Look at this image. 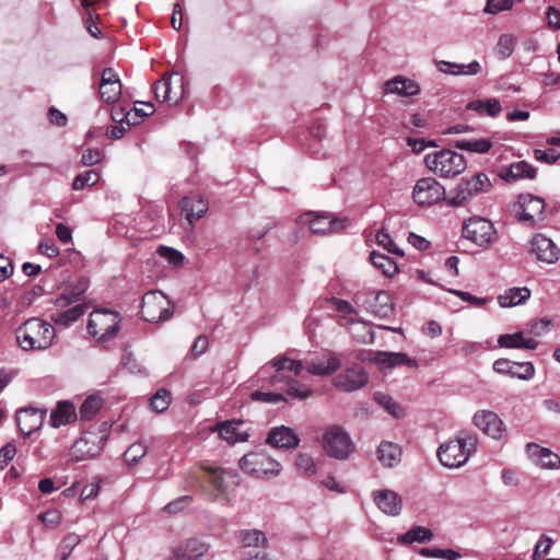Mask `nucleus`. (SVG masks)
Returning <instances> with one entry per match:
<instances>
[{
	"label": "nucleus",
	"instance_id": "1",
	"mask_svg": "<svg viewBox=\"0 0 560 560\" xmlns=\"http://www.w3.org/2000/svg\"><path fill=\"white\" fill-rule=\"evenodd\" d=\"M55 339L54 326L39 317L28 318L15 329L16 343L26 352L45 351L54 345Z\"/></svg>",
	"mask_w": 560,
	"mask_h": 560
},
{
	"label": "nucleus",
	"instance_id": "2",
	"mask_svg": "<svg viewBox=\"0 0 560 560\" xmlns=\"http://www.w3.org/2000/svg\"><path fill=\"white\" fill-rule=\"evenodd\" d=\"M88 284L85 281H80L73 289L66 290L55 300V306L58 308L50 316L56 325L70 326L77 322L86 311L84 304H71L79 302L81 295L85 292Z\"/></svg>",
	"mask_w": 560,
	"mask_h": 560
},
{
	"label": "nucleus",
	"instance_id": "3",
	"mask_svg": "<svg viewBox=\"0 0 560 560\" xmlns=\"http://www.w3.org/2000/svg\"><path fill=\"white\" fill-rule=\"evenodd\" d=\"M477 438L462 433L456 439L448 440L440 445L438 457L440 463L447 468H458L467 463L476 452Z\"/></svg>",
	"mask_w": 560,
	"mask_h": 560
},
{
	"label": "nucleus",
	"instance_id": "4",
	"mask_svg": "<svg viewBox=\"0 0 560 560\" xmlns=\"http://www.w3.org/2000/svg\"><path fill=\"white\" fill-rule=\"evenodd\" d=\"M120 325L121 316L118 312L97 308L90 314L88 331L97 342H107L117 337Z\"/></svg>",
	"mask_w": 560,
	"mask_h": 560
},
{
	"label": "nucleus",
	"instance_id": "5",
	"mask_svg": "<svg viewBox=\"0 0 560 560\" xmlns=\"http://www.w3.org/2000/svg\"><path fill=\"white\" fill-rule=\"evenodd\" d=\"M491 187V180L483 172L463 177L451 191L447 203L452 207H464L475 197L490 191Z\"/></svg>",
	"mask_w": 560,
	"mask_h": 560
},
{
	"label": "nucleus",
	"instance_id": "6",
	"mask_svg": "<svg viewBox=\"0 0 560 560\" xmlns=\"http://www.w3.org/2000/svg\"><path fill=\"white\" fill-rule=\"evenodd\" d=\"M424 163L432 173L442 178H454L467 167L464 155L446 149L427 154Z\"/></svg>",
	"mask_w": 560,
	"mask_h": 560
},
{
	"label": "nucleus",
	"instance_id": "7",
	"mask_svg": "<svg viewBox=\"0 0 560 560\" xmlns=\"http://www.w3.org/2000/svg\"><path fill=\"white\" fill-rule=\"evenodd\" d=\"M325 452L337 459H346L354 451L349 434L339 425H329L323 435Z\"/></svg>",
	"mask_w": 560,
	"mask_h": 560
},
{
	"label": "nucleus",
	"instance_id": "8",
	"mask_svg": "<svg viewBox=\"0 0 560 560\" xmlns=\"http://www.w3.org/2000/svg\"><path fill=\"white\" fill-rule=\"evenodd\" d=\"M241 469L252 476L275 477L281 471V465L261 452H253L244 455L240 459Z\"/></svg>",
	"mask_w": 560,
	"mask_h": 560
},
{
	"label": "nucleus",
	"instance_id": "9",
	"mask_svg": "<svg viewBox=\"0 0 560 560\" xmlns=\"http://www.w3.org/2000/svg\"><path fill=\"white\" fill-rule=\"evenodd\" d=\"M445 187L434 177L418 179L412 189V199L419 207H431L445 199Z\"/></svg>",
	"mask_w": 560,
	"mask_h": 560
},
{
	"label": "nucleus",
	"instance_id": "10",
	"mask_svg": "<svg viewBox=\"0 0 560 560\" xmlns=\"http://www.w3.org/2000/svg\"><path fill=\"white\" fill-rule=\"evenodd\" d=\"M170 303L161 291L147 292L142 298L141 315L144 320L159 323L172 317Z\"/></svg>",
	"mask_w": 560,
	"mask_h": 560
},
{
	"label": "nucleus",
	"instance_id": "11",
	"mask_svg": "<svg viewBox=\"0 0 560 560\" xmlns=\"http://www.w3.org/2000/svg\"><path fill=\"white\" fill-rule=\"evenodd\" d=\"M184 93V78L178 72L164 75L154 84L156 100L165 102L170 106L177 105Z\"/></svg>",
	"mask_w": 560,
	"mask_h": 560
},
{
	"label": "nucleus",
	"instance_id": "12",
	"mask_svg": "<svg viewBox=\"0 0 560 560\" xmlns=\"http://www.w3.org/2000/svg\"><path fill=\"white\" fill-rule=\"evenodd\" d=\"M302 225H306L314 234H330L345 229V220L335 218L327 213L306 212L299 219Z\"/></svg>",
	"mask_w": 560,
	"mask_h": 560
},
{
	"label": "nucleus",
	"instance_id": "13",
	"mask_svg": "<svg viewBox=\"0 0 560 560\" xmlns=\"http://www.w3.org/2000/svg\"><path fill=\"white\" fill-rule=\"evenodd\" d=\"M463 234L476 245L487 246L493 242L495 230L489 220L474 217L465 222Z\"/></svg>",
	"mask_w": 560,
	"mask_h": 560
},
{
	"label": "nucleus",
	"instance_id": "14",
	"mask_svg": "<svg viewBox=\"0 0 560 560\" xmlns=\"http://www.w3.org/2000/svg\"><path fill=\"white\" fill-rule=\"evenodd\" d=\"M521 210L517 212L518 220L529 226H535L544 220L545 201L533 195H521L518 199Z\"/></svg>",
	"mask_w": 560,
	"mask_h": 560
},
{
	"label": "nucleus",
	"instance_id": "15",
	"mask_svg": "<svg viewBox=\"0 0 560 560\" xmlns=\"http://www.w3.org/2000/svg\"><path fill=\"white\" fill-rule=\"evenodd\" d=\"M341 365L339 357L332 351H325L319 355L304 361V369L314 376H330Z\"/></svg>",
	"mask_w": 560,
	"mask_h": 560
},
{
	"label": "nucleus",
	"instance_id": "16",
	"mask_svg": "<svg viewBox=\"0 0 560 560\" xmlns=\"http://www.w3.org/2000/svg\"><path fill=\"white\" fill-rule=\"evenodd\" d=\"M368 383V375L365 371L359 366L353 365L345 369L337 374L332 381L334 386L341 392H354L362 388Z\"/></svg>",
	"mask_w": 560,
	"mask_h": 560
},
{
	"label": "nucleus",
	"instance_id": "17",
	"mask_svg": "<svg viewBox=\"0 0 560 560\" xmlns=\"http://www.w3.org/2000/svg\"><path fill=\"white\" fill-rule=\"evenodd\" d=\"M121 81L112 68H105L98 84L100 97L107 104H115L121 96Z\"/></svg>",
	"mask_w": 560,
	"mask_h": 560
},
{
	"label": "nucleus",
	"instance_id": "18",
	"mask_svg": "<svg viewBox=\"0 0 560 560\" xmlns=\"http://www.w3.org/2000/svg\"><path fill=\"white\" fill-rule=\"evenodd\" d=\"M102 451L101 441L95 434H86L78 439L70 450V457L73 462L92 459Z\"/></svg>",
	"mask_w": 560,
	"mask_h": 560
},
{
	"label": "nucleus",
	"instance_id": "19",
	"mask_svg": "<svg viewBox=\"0 0 560 560\" xmlns=\"http://www.w3.org/2000/svg\"><path fill=\"white\" fill-rule=\"evenodd\" d=\"M474 424L492 439H501L505 432L503 421L490 410H479L474 415Z\"/></svg>",
	"mask_w": 560,
	"mask_h": 560
},
{
	"label": "nucleus",
	"instance_id": "20",
	"mask_svg": "<svg viewBox=\"0 0 560 560\" xmlns=\"http://www.w3.org/2000/svg\"><path fill=\"white\" fill-rule=\"evenodd\" d=\"M530 252L536 259L546 264H555L559 260L560 249L551 238L544 234H536L530 241Z\"/></svg>",
	"mask_w": 560,
	"mask_h": 560
},
{
	"label": "nucleus",
	"instance_id": "21",
	"mask_svg": "<svg viewBox=\"0 0 560 560\" xmlns=\"http://www.w3.org/2000/svg\"><path fill=\"white\" fill-rule=\"evenodd\" d=\"M369 360L377 364L381 370H389L398 365L417 368V362L404 352L375 351L370 354Z\"/></svg>",
	"mask_w": 560,
	"mask_h": 560
},
{
	"label": "nucleus",
	"instance_id": "22",
	"mask_svg": "<svg viewBox=\"0 0 560 560\" xmlns=\"http://www.w3.org/2000/svg\"><path fill=\"white\" fill-rule=\"evenodd\" d=\"M45 412L35 408H23L16 412V422L21 433L25 436L40 429Z\"/></svg>",
	"mask_w": 560,
	"mask_h": 560
},
{
	"label": "nucleus",
	"instance_id": "23",
	"mask_svg": "<svg viewBox=\"0 0 560 560\" xmlns=\"http://www.w3.org/2000/svg\"><path fill=\"white\" fill-rule=\"evenodd\" d=\"M420 90V85L415 80L404 75H396L384 83L385 94H396L400 97L418 95Z\"/></svg>",
	"mask_w": 560,
	"mask_h": 560
},
{
	"label": "nucleus",
	"instance_id": "24",
	"mask_svg": "<svg viewBox=\"0 0 560 560\" xmlns=\"http://www.w3.org/2000/svg\"><path fill=\"white\" fill-rule=\"evenodd\" d=\"M257 382L261 383V386H270L281 389L291 377L285 375V371L273 366V362L269 361L262 365L257 372Z\"/></svg>",
	"mask_w": 560,
	"mask_h": 560
},
{
	"label": "nucleus",
	"instance_id": "25",
	"mask_svg": "<svg viewBox=\"0 0 560 560\" xmlns=\"http://www.w3.org/2000/svg\"><path fill=\"white\" fill-rule=\"evenodd\" d=\"M526 452L533 462L545 469H559L560 456L548 448L540 447L538 444L528 443Z\"/></svg>",
	"mask_w": 560,
	"mask_h": 560
},
{
	"label": "nucleus",
	"instance_id": "26",
	"mask_svg": "<svg viewBox=\"0 0 560 560\" xmlns=\"http://www.w3.org/2000/svg\"><path fill=\"white\" fill-rule=\"evenodd\" d=\"M373 499L377 508L387 515L396 516L401 511V499L392 490L384 489L374 491Z\"/></svg>",
	"mask_w": 560,
	"mask_h": 560
},
{
	"label": "nucleus",
	"instance_id": "27",
	"mask_svg": "<svg viewBox=\"0 0 560 560\" xmlns=\"http://www.w3.org/2000/svg\"><path fill=\"white\" fill-rule=\"evenodd\" d=\"M179 207L190 226L194 225L195 220L202 218L208 211V203L199 195L184 197L179 201Z\"/></svg>",
	"mask_w": 560,
	"mask_h": 560
},
{
	"label": "nucleus",
	"instance_id": "28",
	"mask_svg": "<svg viewBox=\"0 0 560 560\" xmlns=\"http://www.w3.org/2000/svg\"><path fill=\"white\" fill-rule=\"evenodd\" d=\"M267 443L277 448H294L299 445L300 439L289 427H276L268 434Z\"/></svg>",
	"mask_w": 560,
	"mask_h": 560
},
{
	"label": "nucleus",
	"instance_id": "29",
	"mask_svg": "<svg viewBox=\"0 0 560 560\" xmlns=\"http://www.w3.org/2000/svg\"><path fill=\"white\" fill-rule=\"evenodd\" d=\"M75 419L77 412L74 405L69 400H62L52 409L49 423L54 428H59L75 421Z\"/></svg>",
	"mask_w": 560,
	"mask_h": 560
},
{
	"label": "nucleus",
	"instance_id": "30",
	"mask_svg": "<svg viewBox=\"0 0 560 560\" xmlns=\"http://www.w3.org/2000/svg\"><path fill=\"white\" fill-rule=\"evenodd\" d=\"M536 168L526 161L512 163L508 168L500 172V177L505 182H515L521 178H535Z\"/></svg>",
	"mask_w": 560,
	"mask_h": 560
},
{
	"label": "nucleus",
	"instance_id": "31",
	"mask_svg": "<svg viewBox=\"0 0 560 560\" xmlns=\"http://www.w3.org/2000/svg\"><path fill=\"white\" fill-rule=\"evenodd\" d=\"M501 348L529 349L535 350L538 342L533 338H526L523 332L505 334L498 338Z\"/></svg>",
	"mask_w": 560,
	"mask_h": 560
},
{
	"label": "nucleus",
	"instance_id": "32",
	"mask_svg": "<svg viewBox=\"0 0 560 560\" xmlns=\"http://www.w3.org/2000/svg\"><path fill=\"white\" fill-rule=\"evenodd\" d=\"M438 68L441 72L453 75H474L481 71V66L477 60L467 65L450 61H440Z\"/></svg>",
	"mask_w": 560,
	"mask_h": 560
},
{
	"label": "nucleus",
	"instance_id": "33",
	"mask_svg": "<svg viewBox=\"0 0 560 560\" xmlns=\"http://www.w3.org/2000/svg\"><path fill=\"white\" fill-rule=\"evenodd\" d=\"M377 459L385 467H394L400 463L401 450L395 443L383 441L377 448Z\"/></svg>",
	"mask_w": 560,
	"mask_h": 560
},
{
	"label": "nucleus",
	"instance_id": "34",
	"mask_svg": "<svg viewBox=\"0 0 560 560\" xmlns=\"http://www.w3.org/2000/svg\"><path fill=\"white\" fill-rule=\"evenodd\" d=\"M529 296L527 288H512L498 296V303L501 307H513L525 303Z\"/></svg>",
	"mask_w": 560,
	"mask_h": 560
},
{
	"label": "nucleus",
	"instance_id": "35",
	"mask_svg": "<svg viewBox=\"0 0 560 560\" xmlns=\"http://www.w3.org/2000/svg\"><path fill=\"white\" fill-rule=\"evenodd\" d=\"M237 422L226 421L217 427L219 435L222 440L229 444H235L237 442H244L248 439V434L244 431L238 430Z\"/></svg>",
	"mask_w": 560,
	"mask_h": 560
},
{
	"label": "nucleus",
	"instance_id": "36",
	"mask_svg": "<svg viewBox=\"0 0 560 560\" xmlns=\"http://www.w3.org/2000/svg\"><path fill=\"white\" fill-rule=\"evenodd\" d=\"M281 390L287 394L289 398L295 400H306L314 394V390L310 385L302 384L294 378H290L285 382V385L281 387Z\"/></svg>",
	"mask_w": 560,
	"mask_h": 560
},
{
	"label": "nucleus",
	"instance_id": "37",
	"mask_svg": "<svg viewBox=\"0 0 560 560\" xmlns=\"http://www.w3.org/2000/svg\"><path fill=\"white\" fill-rule=\"evenodd\" d=\"M467 108L490 117H497L502 110L501 104L497 98L475 100L468 103Z\"/></svg>",
	"mask_w": 560,
	"mask_h": 560
},
{
	"label": "nucleus",
	"instance_id": "38",
	"mask_svg": "<svg viewBox=\"0 0 560 560\" xmlns=\"http://www.w3.org/2000/svg\"><path fill=\"white\" fill-rule=\"evenodd\" d=\"M370 259L375 268L380 269L383 275L386 277H393L398 272V267L396 262L388 256L372 252L370 255Z\"/></svg>",
	"mask_w": 560,
	"mask_h": 560
},
{
	"label": "nucleus",
	"instance_id": "39",
	"mask_svg": "<svg viewBox=\"0 0 560 560\" xmlns=\"http://www.w3.org/2000/svg\"><path fill=\"white\" fill-rule=\"evenodd\" d=\"M180 546L186 560H198L209 551V546L198 539H188Z\"/></svg>",
	"mask_w": 560,
	"mask_h": 560
},
{
	"label": "nucleus",
	"instance_id": "40",
	"mask_svg": "<svg viewBox=\"0 0 560 560\" xmlns=\"http://www.w3.org/2000/svg\"><path fill=\"white\" fill-rule=\"evenodd\" d=\"M457 149L474 152V153H487L492 148V142L489 139H470V140H458L455 143Z\"/></svg>",
	"mask_w": 560,
	"mask_h": 560
},
{
	"label": "nucleus",
	"instance_id": "41",
	"mask_svg": "<svg viewBox=\"0 0 560 560\" xmlns=\"http://www.w3.org/2000/svg\"><path fill=\"white\" fill-rule=\"evenodd\" d=\"M103 399L98 395L89 396L80 407V417L83 420H91L102 408Z\"/></svg>",
	"mask_w": 560,
	"mask_h": 560
},
{
	"label": "nucleus",
	"instance_id": "42",
	"mask_svg": "<svg viewBox=\"0 0 560 560\" xmlns=\"http://www.w3.org/2000/svg\"><path fill=\"white\" fill-rule=\"evenodd\" d=\"M517 38L513 34H502L495 46V54L501 59L509 58L516 46Z\"/></svg>",
	"mask_w": 560,
	"mask_h": 560
},
{
	"label": "nucleus",
	"instance_id": "43",
	"mask_svg": "<svg viewBox=\"0 0 560 560\" xmlns=\"http://www.w3.org/2000/svg\"><path fill=\"white\" fill-rule=\"evenodd\" d=\"M375 401L395 418L404 416V409L388 395L383 393L374 394Z\"/></svg>",
	"mask_w": 560,
	"mask_h": 560
},
{
	"label": "nucleus",
	"instance_id": "44",
	"mask_svg": "<svg viewBox=\"0 0 560 560\" xmlns=\"http://www.w3.org/2000/svg\"><path fill=\"white\" fill-rule=\"evenodd\" d=\"M273 362V366H279V369L283 371H290L294 373V376H298L301 371L304 369V362L301 360H294L287 355H279L271 360Z\"/></svg>",
	"mask_w": 560,
	"mask_h": 560
},
{
	"label": "nucleus",
	"instance_id": "45",
	"mask_svg": "<svg viewBox=\"0 0 560 560\" xmlns=\"http://www.w3.org/2000/svg\"><path fill=\"white\" fill-rule=\"evenodd\" d=\"M240 539L245 547H260L267 542L266 535L257 529L242 530Z\"/></svg>",
	"mask_w": 560,
	"mask_h": 560
},
{
	"label": "nucleus",
	"instance_id": "46",
	"mask_svg": "<svg viewBox=\"0 0 560 560\" xmlns=\"http://www.w3.org/2000/svg\"><path fill=\"white\" fill-rule=\"evenodd\" d=\"M433 537V533L427 528V527H422V526H416L411 529H409L402 537V540L405 542H415V541H418V542H425V541H430Z\"/></svg>",
	"mask_w": 560,
	"mask_h": 560
},
{
	"label": "nucleus",
	"instance_id": "47",
	"mask_svg": "<svg viewBox=\"0 0 560 560\" xmlns=\"http://www.w3.org/2000/svg\"><path fill=\"white\" fill-rule=\"evenodd\" d=\"M110 116L115 122L126 125L127 127L139 124V119L132 118V110H127L122 106H114Z\"/></svg>",
	"mask_w": 560,
	"mask_h": 560
},
{
	"label": "nucleus",
	"instance_id": "48",
	"mask_svg": "<svg viewBox=\"0 0 560 560\" xmlns=\"http://www.w3.org/2000/svg\"><path fill=\"white\" fill-rule=\"evenodd\" d=\"M100 179L97 172L90 170L75 176L72 183V189L81 190L88 186H94Z\"/></svg>",
	"mask_w": 560,
	"mask_h": 560
},
{
	"label": "nucleus",
	"instance_id": "49",
	"mask_svg": "<svg viewBox=\"0 0 560 560\" xmlns=\"http://www.w3.org/2000/svg\"><path fill=\"white\" fill-rule=\"evenodd\" d=\"M171 404V394L166 389L158 390L150 400V406L155 412L165 411Z\"/></svg>",
	"mask_w": 560,
	"mask_h": 560
},
{
	"label": "nucleus",
	"instance_id": "50",
	"mask_svg": "<svg viewBox=\"0 0 560 560\" xmlns=\"http://www.w3.org/2000/svg\"><path fill=\"white\" fill-rule=\"evenodd\" d=\"M156 253L174 267H178L184 262V255L175 248L161 245L158 247Z\"/></svg>",
	"mask_w": 560,
	"mask_h": 560
},
{
	"label": "nucleus",
	"instance_id": "51",
	"mask_svg": "<svg viewBox=\"0 0 560 560\" xmlns=\"http://www.w3.org/2000/svg\"><path fill=\"white\" fill-rule=\"evenodd\" d=\"M81 542V537L75 533H70L62 539L59 549L61 552L60 560H68L73 549Z\"/></svg>",
	"mask_w": 560,
	"mask_h": 560
},
{
	"label": "nucleus",
	"instance_id": "52",
	"mask_svg": "<svg viewBox=\"0 0 560 560\" xmlns=\"http://www.w3.org/2000/svg\"><path fill=\"white\" fill-rule=\"evenodd\" d=\"M375 238L377 244L387 249L389 253L400 257L404 256V252L396 245V243L392 240L389 234L384 230L377 231Z\"/></svg>",
	"mask_w": 560,
	"mask_h": 560
},
{
	"label": "nucleus",
	"instance_id": "53",
	"mask_svg": "<svg viewBox=\"0 0 560 560\" xmlns=\"http://www.w3.org/2000/svg\"><path fill=\"white\" fill-rule=\"evenodd\" d=\"M148 448L141 442L131 444L125 452L124 456L128 464L138 463L147 454Z\"/></svg>",
	"mask_w": 560,
	"mask_h": 560
},
{
	"label": "nucleus",
	"instance_id": "54",
	"mask_svg": "<svg viewBox=\"0 0 560 560\" xmlns=\"http://www.w3.org/2000/svg\"><path fill=\"white\" fill-rule=\"evenodd\" d=\"M421 555L429 558H441L446 560H458L460 555L453 549L423 548Z\"/></svg>",
	"mask_w": 560,
	"mask_h": 560
},
{
	"label": "nucleus",
	"instance_id": "55",
	"mask_svg": "<svg viewBox=\"0 0 560 560\" xmlns=\"http://www.w3.org/2000/svg\"><path fill=\"white\" fill-rule=\"evenodd\" d=\"M253 400H258L267 404H278L280 401H287L283 393L255 390L250 395Z\"/></svg>",
	"mask_w": 560,
	"mask_h": 560
},
{
	"label": "nucleus",
	"instance_id": "56",
	"mask_svg": "<svg viewBox=\"0 0 560 560\" xmlns=\"http://www.w3.org/2000/svg\"><path fill=\"white\" fill-rule=\"evenodd\" d=\"M203 469L211 474L209 479L210 483L219 491L223 492L228 488L224 478V471L219 468L203 467Z\"/></svg>",
	"mask_w": 560,
	"mask_h": 560
},
{
	"label": "nucleus",
	"instance_id": "57",
	"mask_svg": "<svg viewBox=\"0 0 560 560\" xmlns=\"http://www.w3.org/2000/svg\"><path fill=\"white\" fill-rule=\"evenodd\" d=\"M296 467L305 475L312 476L316 472L314 459L307 454H299L295 460Z\"/></svg>",
	"mask_w": 560,
	"mask_h": 560
},
{
	"label": "nucleus",
	"instance_id": "58",
	"mask_svg": "<svg viewBox=\"0 0 560 560\" xmlns=\"http://www.w3.org/2000/svg\"><path fill=\"white\" fill-rule=\"evenodd\" d=\"M534 158L541 163L552 164L560 158V153L556 149H536L534 150Z\"/></svg>",
	"mask_w": 560,
	"mask_h": 560
},
{
	"label": "nucleus",
	"instance_id": "59",
	"mask_svg": "<svg viewBox=\"0 0 560 560\" xmlns=\"http://www.w3.org/2000/svg\"><path fill=\"white\" fill-rule=\"evenodd\" d=\"M38 518L43 524L49 528H55L61 521V515L57 510L46 511L38 515Z\"/></svg>",
	"mask_w": 560,
	"mask_h": 560
},
{
	"label": "nucleus",
	"instance_id": "60",
	"mask_svg": "<svg viewBox=\"0 0 560 560\" xmlns=\"http://www.w3.org/2000/svg\"><path fill=\"white\" fill-rule=\"evenodd\" d=\"M514 4V0H488L486 11L489 13H499L510 10Z\"/></svg>",
	"mask_w": 560,
	"mask_h": 560
},
{
	"label": "nucleus",
	"instance_id": "61",
	"mask_svg": "<svg viewBox=\"0 0 560 560\" xmlns=\"http://www.w3.org/2000/svg\"><path fill=\"white\" fill-rule=\"evenodd\" d=\"M516 368L521 369V372L513 370L511 376L518 377L521 380H530L535 374V368L530 362L516 363Z\"/></svg>",
	"mask_w": 560,
	"mask_h": 560
},
{
	"label": "nucleus",
	"instance_id": "62",
	"mask_svg": "<svg viewBox=\"0 0 560 560\" xmlns=\"http://www.w3.org/2000/svg\"><path fill=\"white\" fill-rule=\"evenodd\" d=\"M16 447L12 443H7L0 448V467L3 469L14 458Z\"/></svg>",
	"mask_w": 560,
	"mask_h": 560
},
{
	"label": "nucleus",
	"instance_id": "63",
	"mask_svg": "<svg viewBox=\"0 0 560 560\" xmlns=\"http://www.w3.org/2000/svg\"><path fill=\"white\" fill-rule=\"evenodd\" d=\"M104 154L100 149H88L82 154V163L86 166H92L102 161Z\"/></svg>",
	"mask_w": 560,
	"mask_h": 560
},
{
	"label": "nucleus",
	"instance_id": "64",
	"mask_svg": "<svg viewBox=\"0 0 560 560\" xmlns=\"http://www.w3.org/2000/svg\"><path fill=\"white\" fill-rule=\"evenodd\" d=\"M38 250L40 254L54 258L59 255V248L52 240H45L39 243Z\"/></svg>",
	"mask_w": 560,
	"mask_h": 560
}]
</instances>
